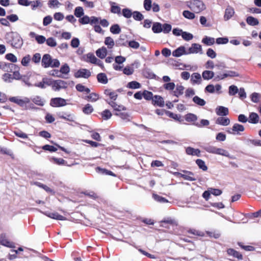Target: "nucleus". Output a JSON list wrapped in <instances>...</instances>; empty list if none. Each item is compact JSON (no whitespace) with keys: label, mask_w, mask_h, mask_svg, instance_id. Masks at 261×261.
Masks as SVG:
<instances>
[{"label":"nucleus","mask_w":261,"mask_h":261,"mask_svg":"<svg viewBox=\"0 0 261 261\" xmlns=\"http://www.w3.org/2000/svg\"><path fill=\"white\" fill-rule=\"evenodd\" d=\"M31 60V56L30 55H27L24 56L21 60V64L23 66H28Z\"/></svg>","instance_id":"13d9d810"},{"label":"nucleus","mask_w":261,"mask_h":261,"mask_svg":"<svg viewBox=\"0 0 261 261\" xmlns=\"http://www.w3.org/2000/svg\"><path fill=\"white\" fill-rule=\"evenodd\" d=\"M215 111L217 115L221 116H226L229 113L228 108L223 106H218Z\"/></svg>","instance_id":"a211bd4d"},{"label":"nucleus","mask_w":261,"mask_h":261,"mask_svg":"<svg viewBox=\"0 0 261 261\" xmlns=\"http://www.w3.org/2000/svg\"><path fill=\"white\" fill-rule=\"evenodd\" d=\"M234 13V9L230 6L227 7L225 10V14L224 15V20H229L233 15Z\"/></svg>","instance_id":"5701e85b"},{"label":"nucleus","mask_w":261,"mask_h":261,"mask_svg":"<svg viewBox=\"0 0 261 261\" xmlns=\"http://www.w3.org/2000/svg\"><path fill=\"white\" fill-rule=\"evenodd\" d=\"M191 81L193 85L200 84L202 81L201 75L197 72L193 73L191 75Z\"/></svg>","instance_id":"dca6fc26"},{"label":"nucleus","mask_w":261,"mask_h":261,"mask_svg":"<svg viewBox=\"0 0 261 261\" xmlns=\"http://www.w3.org/2000/svg\"><path fill=\"white\" fill-rule=\"evenodd\" d=\"M202 147L203 148V149H204L206 152L208 153L221 155L223 156L228 157L231 159H235V158L233 156L230 155L229 153L227 150L224 149L217 148L215 146L208 144L203 145L202 146Z\"/></svg>","instance_id":"f03ea898"},{"label":"nucleus","mask_w":261,"mask_h":261,"mask_svg":"<svg viewBox=\"0 0 261 261\" xmlns=\"http://www.w3.org/2000/svg\"><path fill=\"white\" fill-rule=\"evenodd\" d=\"M227 252L228 255L233 256L234 257L237 258L239 260L243 259L242 255L238 251L235 250L233 249L229 248L227 249Z\"/></svg>","instance_id":"b1692460"},{"label":"nucleus","mask_w":261,"mask_h":261,"mask_svg":"<svg viewBox=\"0 0 261 261\" xmlns=\"http://www.w3.org/2000/svg\"><path fill=\"white\" fill-rule=\"evenodd\" d=\"M193 101L195 104L200 106H203L206 103L205 101L203 99L200 98L198 96H195L193 98Z\"/></svg>","instance_id":"f704fd0d"},{"label":"nucleus","mask_w":261,"mask_h":261,"mask_svg":"<svg viewBox=\"0 0 261 261\" xmlns=\"http://www.w3.org/2000/svg\"><path fill=\"white\" fill-rule=\"evenodd\" d=\"M166 115L170 117V118H172L173 119H174V120H178L179 121V119L180 118V116L177 114H174L170 111H167L166 112Z\"/></svg>","instance_id":"0e129e2a"},{"label":"nucleus","mask_w":261,"mask_h":261,"mask_svg":"<svg viewBox=\"0 0 261 261\" xmlns=\"http://www.w3.org/2000/svg\"><path fill=\"white\" fill-rule=\"evenodd\" d=\"M50 161L58 165L68 166L67 162L62 158H57L53 157L50 159Z\"/></svg>","instance_id":"2f4dec72"},{"label":"nucleus","mask_w":261,"mask_h":261,"mask_svg":"<svg viewBox=\"0 0 261 261\" xmlns=\"http://www.w3.org/2000/svg\"><path fill=\"white\" fill-rule=\"evenodd\" d=\"M246 22L248 24L251 26L257 25L259 24V21L257 19L252 16L247 17L246 18Z\"/></svg>","instance_id":"473e14b6"},{"label":"nucleus","mask_w":261,"mask_h":261,"mask_svg":"<svg viewBox=\"0 0 261 261\" xmlns=\"http://www.w3.org/2000/svg\"><path fill=\"white\" fill-rule=\"evenodd\" d=\"M86 99L92 102L96 101L98 99V95L95 93H92L86 97Z\"/></svg>","instance_id":"e2e57ef3"},{"label":"nucleus","mask_w":261,"mask_h":261,"mask_svg":"<svg viewBox=\"0 0 261 261\" xmlns=\"http://www.w3.org/2000/svg\"><path fill=\"white\" fill-rule=\"evenodd\" d=\"M164 88L169 91L170 93L172 92L175 87V85L173 82H169L165 83L163 85Z\"/></svg>","instance_id":"c9c22d12"},{"label":"nucleus","mask_w":261,"mask_h":261,"mask_svg":"<svg viewBox=\"0 0 261 261\" xmlns=\"http://www.w3.org/2000/svg\"><path fill=\"white\" fill-rule=\"evenodd\" d=\"M216 123L223 126H227L229 124L230 120L228 118L220 117L217 119Z\"/></svg>","instance_id":"393cba45"},{"label":"nucleus","mask_w":261,"mask_h":261,"mask_svg":"<svg viewBox=\"0 0 261 261\" xmlns=\"http://www.w3.org/2000/svg\"><path fill=\"white\" fill-rule=\"evenodd\" d=\"M87 62H90L92 64H94L97 61V59L95 57V56L91 53H89L87 55Z\"/></svg>","instance_id":"864d4df0"},{"label":"nucleus","mask_w":261,"mask_h":261,"mask_svg":"<svg viewBox=\"0 0 261 261\" xmlns=\"http://www.w3.org/2000/svg\"><path fill=\"white\" fill-rule=\"evenodd\" d=\"M66 105V99L61 97L53 98L50 101V105L53 107H63Z\"/></svg>","instance_id":"0eeeda50"},{"label":"nucleus","mask_w":261,"mask_h":261,"mask_svg":"<svg viewBox=\"0 0 261 261\" xmlns=\"http://www.w3.org/2000/svg\"><path fill=\"white\" fill-rule=\"evenodd\" d=\"M259 121V117L257 114L252 112L251 113L249 116V122L253 124L258 123Z\"/></svg>","instance_id":"c85d7f7f"},{"label":"nucleus","mask_w":261,"mask_h":261,"mask_svg":"<svg viewBox=\"0 0 261 261\" xmlns=\"http://www.w3.org/2000/svg\"><path fill=\"white\" fill-rule=\"evenodd\" d=\"M175 88V90H173L172 92H170V94L178 98L179 96L183 94L185 88L183 86L178 84L176 85Z\"/></svg>","instance_id":"4468645a"},{"label":"nucleus","mask_w":261,"mask_h":261,"mask_svg":"<svg viewBox=\"0 0 261 261\" xmlns=\"http://www.w3.org/2000/svg\"><path fill=\"white\" fill-rule=\"evenodd\" d=\"M93 111V108L92 106L88 103L85 105V106L83 109V112L85 114H90Z\"/></svg>","instance_id":"c03bdc74"},{"label":"nucleus","mask_w":261,"mask_h":261,"mask_svg":"<svg viewBox=\"0 0 261 261\" xmlns=\"http://www.w3.org/2000/svg\"><path fill=\"white\" fill-rule=\"evenodd\" d=\"M261 98V94L258 93L254 92L251 95V99L252 101L257 103Z\"/></svg>","instance_id":"3c124183"},{"label":"nucleus","mask_w":261,"mask_h":261,"mask_svg":"<svg viewBox=\"0 0 261 261\" xmlns=\"http://www.w3.org/2000/svg\"><path fill=\"white\" fill-rule=\"evenodd\" d=\"M239 92V89L236 86L231 85L229 87V94L230 95H234Z\"/></svg>","instance_id":"bf43d9fd"},{"label":"nucleus","mask_w":261,"mask_h":261,"mask_svg":"<svg viewBox=\"0 0 261 261\" xmlns=\"http://www.w3.org/2000/svg\"><path fill=\"white\" fill-rule=\"evenodd\" d=\"M3 79L6 82L11 83L13 81L12 75L10 73H6L3 75Z\"/></svg>","instance_id":"338daca9"},{"label":"nucleus","mask_w":261,"mask_h":261,"mask_svg":"<svg viewBox=\"0 0 261 261\" xmlns=\"http://www.w3.org/2000/svg\"><path fill=\"white\" fill-rule=\"evenodd\" d=\"M132 15L134 19L137 21H141L144 18V16L139 11H134Z\"/></svg>","instance_id":"09e8293b"},{"label":"nucleus","mask_w":261,"mask_h":261,"mask_svg":"<svg viewBox=\"0 0 261 261\" xmlns=\"http://www.w3.org/2000/svg\"><path fill=\"white\" fill-rule=\"evenodd\" d=\"M0 244L9 248H14L15 247L14 243L9 241L4 233H2L0 236Z\"/></svg>","instance_id":"9b49d317"},{"label":"nucleus","mask_w":261,"mask_h":261,"mask_svg":"<svg viewBox=\"0 0 261 261\" xmlns=\"http://www.w3.org/2000/svg\"><path fill=\"white\" fill-rule=\"evenodd\" d=\"M8 70L7 71L8 72H13L15 71L16 70H19V67L17 66L13 63H9L8 65Z\"/></svg>","instance_id":"4d7b16f0"},{"label":"nucleus","mask_w":261,"mask_h":261,"mask_svg":"<svg viewBox=\"0 0 261 261\" xmlns=\"http://www.w3.org/2000/svg\"><path fill=\"white\" fill-rule=\"evenodd\" d=\"M152 197L155 201L160 203H166L168 202V200L166 199L165 198L163 197L156 194H153L152 195Z\"/></svg>","instance_id":"37998d69"},{"label":"nucleus","mask_w":261,"mask_h":261,"mask_svg":"<svg viewBox=\"0 0 261 261\" xmlns=\"http://www.w3.org/2000/svg\"><path fill=\"white\" fill-rule=\"evenodd\" d=\"M127 87L132 89H139L141 87V84L136 81H132L127 84Z\"/></svg>","instance_id":"4c0bfd02"},{"label":"nucleus","mask_w":261,"mask_h":261,"mask_svg":"<svg viewBox=\"0 0 261 261\" xmlns=\"http://www.w3.org/2000/svg\"><path fill=\"white\" fill-rule=\"evenodd\" d=\"M91 75V73L90 70L85 69L81 68L78 70L74 74V76L76 78H85L88 79Z\"/></svg>","instance_id":"6e6552de"},{"label":"nucleus","mask_w":261,"mask_h":261,"mask_svg":"<svg viewBox=\"0 0 261 261\" xmlns=\"http://www.w3.org/2000/svg\"><path fill=\"white\" fill-rule=\"evenodd\" d=\"M143 96L146 100H149L151 99L152 100L153 98L152 93L147 90H144L143 92Z\"/></svg>","instance_id":"6e6d98bb"},{"label":"nucleus","mask_w":261,"mask_h":261,"mask_svg":"<svg viewBox=\"0 0 261 261\" xmlns=\"http://www.w3.org/2000/svg\"><path fill=\"white\" fill-rule=\"evenodd\" d=\"M215 73L210 70H204L202 73V76L205 80H209L214 77Z\"/></svg>","instance_id":"bb28decb"},{"label":"nucleus","mask_w":261,"mask_h":261,"mask_svg":"<svg viewBox=\"0 0 261 261\" xmlns=\"http://www.w3.org/2000/svg\"><path fill=\"white\" fill-rule=\"evenodd\" d=\"M202 42L206 45H212L215 43V39L212 37L205 36L202 39Z\"/></svg>","instance_id":"72a5a7b5"},{"label":"nucleus","mask_w":261,"mask_h":261,"mask_svg":"<svg viewBox=\"0 0 261 261\" xmlns=\"http://www.w3.org/2000/svg\"><path fill=\"white\" fill-rule=\"evenodd\" d=\"M187 52V51L186 50L185 47L184 46H181L172 52V56L175 57H179L182 55H188Z\"/></svg>","instance_id":"f3484780"},{"label":"nucleus","mask_w":261,"mask_h":261,"mask_svg":"<svg viewBox=\"0 0 261 261\" xmlns=\"http://www.w3.org/2000/svg\"><path fill=\"white\" fill-rule=\"evenodd\" d=\"M183 172L186 174H182L179 172H175V174L176 175H179L180 177L183 178L185 180H187L189 181H195L196 178L193 177L194 173L191 171L183 170Z\"/></svg>","instance_id":"9d476101"},{"label":"nucleus","mask_w":261,"mask_h":261,"mask_svg":"<svg viewBox=\"0 0 261 261\" xmlns=\"http://www.w3.org/2000/svg\"><path fill=\"white\" fill-rule=\"evenodd\" d=\"M185 119L188 122H194L197 120V117L194 114L189 113L186 115Z\"/></svg>","instance_id":"de8ad7c7"},{"label":"nucleus","mask_w":261,"mask_h":261,"mask_svg":"<svg viewBox=\"0 0 261 261\" xmlns=\"http://www.w3.org/2000/svg\"><path fill=\"white\" fill-rule=\"evenodd\" d=\"M210 124V122L206 119H201L200 123H195L194 125L198 127H201L202 126H207Z\"/></svg>","instance_id":"680f3d73"},{"label":"nucleus","mask_w":261,"mask_h":261,"mask_svg":"<svg viewBox=\"0 0 261 261\" xmlns=\"http://www.w3.org/2000/svg\"><path fill=\"white\" fill-rule=\"evenodd\" d=\"M197 53H199L200 54H203L201 45L197 43H193L187 52L188 55Z\"/></svg>","instance_id":"1a4fd4ad"},{"label":"nucleus","mask_w":261,"mask_h":261,"mask_svg":"<svg viewBox=\"0 0 261 261\" xmlns=\"http://www.w3.org/2000/svg\"><path fill=\"white\" fill-rule=\"evenodd\" d=\"M47 217L59 220H65V218L56 212H46L44 213Z\"/></svg>","instance_id":"2eb2a0df"},{"label":"nucleus","mask_w":261,"mask_h":261,"mask_svg":"<svg viewBox=\"0 0 261 261\" xmlns=\"http://www.w3.org/2000/svg\"><path fill=\"white\" fill-rule=\"evenodd\" d=\"M196 163L199 168L202 169L203 171H206L207 170V167L205 165V162L201 159L196 160Z\"/></svg>","instance_id":"ea45409f"},{"label":"nucleus","mask_w":261,"mask_h":261,"mask_svg":"<svg viewBox=\"0 0 261 261\" xmlns=\"http://www.w3.org/2000/svg\"><path fill=\"white\" fill-rule=\"evenodd\" d=\"M111 12L114 14L120 15L121 14V8L119 6L116 5V3L110 2Z\"/></svg>","instance_id":"c756f323"},{"label":"nucleus","mask_w":261,"mask_h":261,"mask_svg":"<svg viewBox=\"0 0 261 261\" xmlns=\"http://www.w3.org/2000/svg\"><path fill=\"white\" fill-rule=\"evenodd\" d=\"M152 103L154 105L159 107H164L165 103L163 98L159 95H155L152 99Z\"/></svg>","instance_id":"412c9836"},{"label":"nucleus","mask_w":261,"mask_h":261,"mask_svg":"<svg viewBox=\"0 0 261 261\" xmlns=\"http://www.w3.org/2000/svg\"><path fill=\"white\" fill-rule=\"evenodd\" d=\"M182 38L186 41H189L193 39V36L192 34L187 32H182L181 34Z\"/></svg>","instance_id":"052dcab7"},{"label":"nucleus","mask_w":261,"mask_h":261,"mask_svg":"<svg viewBox=\"0 0 261 261\" xmlns=\"http://www.w3.org/2000/svg\"><path fill=\"white\" fill-rule=\"evenodd\" d=\"M245 128L243 125L235 123L233 125L231 130H227V132L233 135H239L240 132H243Z\"/></svg>","instance_id":"f8f14e48"},{"label":"nucleus","mask_w":261,"mask_h":261,"mask_svg":"<svg viewBox=\"0 0 261 261\" xmlns=\"http://www.w3.org/2000/svg\"><path fill=\"white\" fill-rule=\"evenodd\" d=\"M239 74L236 71L229 70L226 71L225 73L222 74H217L214 77V80L216 81H219L220 80H222L226 78L227 77H236L239 76Z\"/></svg>","instance_id":"423d86ee"},{"label":"nucleus","mask_w":261,"mask_h":261,"mask_svg":"<svg viewBox=\"0 0 261 261\" xmlns=\"http://www.w3.org/2000/svg\"><path fill=\"white\" fill-rule=\"evenodd\" d=\"M10 101L17 104L21 107L27 109L29 107H31V100L26 97L21 98L19 96L10 97L9 98Z\"/></svg>","instance_id":"7ed1b4c3"},{"label":"nucleus","mask_w":261,"mask_h":261,"mask_svg":"<svg viewBox=\"0 0 261 261\" xmlns=\"http://www.w3.org/2000/svg\"><path fill=\"white\" fill-rule=\"evenodd\" d=\"M6 42L14 48H20L23 44V40L20 36L16 32L7 33L5 35Z\"/></svg>","instance_id":"f257e3e1"},{"label":"nucleus","mask_w":261,"mask_h":261,"mask_svg":"<svg viewBox=\"0 0 261 261\" xmlns=\"http://www.w3.org/2000/svg\"><path fill=\"white\" fill-rule=\"evenodd\" d=\"M60 118L64 119L67 121L73 122L75 118L74 115L72 114H67L64 112H60L58 114Z\"/></svg>","instance_id":"6ab92c4d"},{"label":"nucleus","mask_w":261,"mask_h":261,"mask_svg":"<svg viewBox=\"0 0 261 261\" xmlns=\"http://www.w3.org/2000/svg\"><path fill=\"white\" fill-rule=\"evenodd\" d=\"M162 24L160 22H155L153 23L152 30L154 33H160L162 32Z\"/></svg>","instance_id":"cd10ccee"},{"label":"nucleus","mask_w":261,"mask_h":261,"mask_svg":"<svg viewBox=\"0 0 261 261\" xmlns=\"http://www.w3.org/2000/svg\"><path fill=\"white\" fill-rule=\"evenodd\" d=\"M102 118L104 120H108L112 117V113L109 110H105L101 113Z\"/></svg>","instance_id":"49530a36"},{"label":"nucleus","mask_w":261,"mask_h":261,"mask_svg":"<svg viewBox=\"0 0 261 261\" xmlns=\"http://www.w3.org/2000/svg\"><path fill=\"white\" fill-rule=\"evenodd\" d=\"M96 56L99 58L104 59L107 54V49L105 47H102L96 51Z\"/></svg>","instance_id":"a878e982"},{"label":"nucleus","mask_w":261,"mask_h":261,"mask_svg":"<svg viewBox=\"0 0 261 261\" xmlns=\"http://www.w3.org/2000/svg\"><path fill=\"white\" fill-rule=\"evenodd\" d=\"M110 32L113 34H118L121 32V29L117 24L112 25L110 28Z\"/></svg>","instance_id":"58836bf2"},{"label":"nucleus","mask_w":261,"mask_h":261,"mask_svg":"<svg viewBox=\"0 0 261 261\" xmlns=\"http://www.w3.org/2000/svg\"><path fill=\"white\" fill-rule=\"evenodd\" d=\"M182 15L185 18L189 19H193L195 18V16L193 13L188 10L184 11L182 12Z\"/></svg>","instance_id":"5fc2aeb1"},{"label":"nucleus","mask_w":261,"mask_h":261,"mask_svg":"<svg viewBox=\"0 0 261 261\" xmlns=\"http://www.w3.org/2000/svg\"><path fill=\"white\" fill-rule=\"evenodd\" d=\"M187 6L195 13H199L205 9L204 4L202 1L199 0H193L188 2Z\"/></svg>","instance_id":"20e7f679"},{"label":"nucleus","mask_w":261,"mask_h":261,"mask_svg":"<svg viewBox=\"0 0 261 261\" xmlns=\"http://www.w3.org/2000/svg\"><path fill=\"white\" fill-rule=\"evenodd\" d=\"M51 58L50 55L45 54L42 59L41 64L42 66L44 68H47L51 65Z\"/></svg>","instance_id":"ddd939ff"},{"label":"nucleus","mask_w":261,"mask_h":261,"mask_svg":"<svg viewBox=\"0 0 261 261\" xmlns=\"http://www.w3.org/2000/svg\"><path fill=\"white\" fill-rule=\"evenodd\" d=\"M61 74H67L70 72V68L67 64L65 63L60 68L59 70Z\"/></svg>","instance_id":"8fccbe9b"},{"label":"nucleus","mask_w":261,"mask_h":261,"mask_svg":"<svg viewBox=\"0 0 261 261\" xmlns=\"http://www.w3.org/2000/svg\"><path fill=\"white\" fill-rule=\"evenodd\" d=\"M84 10L82 7H77L74 10V15L76 17L80 18L84 15Z\"/></svg>","instance_id":"79ce46f5"},{"label":"nucleus","mask_w":261,"mask_h":261,"mask_svg":"<svg viewBox=\"0 0 261 261\" xmlns=\"http://www.w3.org/2000/svg\"><path fill=\"white\" fill-rule=\"evenodd\" d=\"M162 32L164 34L169 33L172 29V26L171 24L168 23H164L162 24Z\"/></svg>","instance_id":"603ef678"},{"label":"nucleus","mask_w":261,"mask_h":261,"mask_svg":"<svg viewBox=\"0 0 261 261\" xmlns=\"http://www.w3.org/2000/svg\"><path fill=\"white\" fill-rule=\"evenodd\" d=\"M107 102L114 109L115 111L120 112L121 111H125L126 110V108L124 106L122 105H118L113 100H107Z\"/></svg>","instance_id":"aec40b11"},{"label":"nucleus","mask_w":261,"mask_h":261,"mask_svg":"<svg viewBox=\"0 0 261 261\" xmlns=\"http://www.w3.org/2000/svg\"><path fill=\"white\" fill-rule=\"evenodd\" d=\"M97 79L98 82L106 84L108 82V80L106 74L104 73H100L97 75Z\"/></svg>","instance_id":"7c9ffc66"},{"label":"nucleus","mask_w":261,"mask_h":261,"mask_svg":"<svg viewBox=\"0 0 261 261\" xmlns=\"http://www.w3.org/2000/svg\"><path fill=\"white\" fill-rule=\"evenodd\" d=\"M71 83L73 84V82H66L61 80L53 81V90L55 91H60L62 89H66L68 85Z\"/></svg>","instance_id":"39448f33"},{"label":"nucleus","mask_w":261,"mask_h":261,"mask_svg":"<svg viewBox=\"0 0 261 261\" xmlns=\"http://www.w3.org/2000/svg\"><path fill=\"white\" fill-rule=\"evenodd\" d=\"M105 44L108 46L109 48H112L115 45L114 40L110 37L105 38Z\"/></svg>","instance_id":"a19ab883"},{"label":"nucleus","mask_w":261,"mask_h":261,"mask_svg":"<svg viewBox=\"0 0 261 261\" xmlns=\"http://www.w3.org/2000/svg\"><path fill=\"white\" fill-rule=\"evenodd\" d=\"M96 171L100 172V173H101L102 174H103L116 176L115 174L113 172H112L111 171L105 169H102L99 167L96 168Z\"/></svg>","instance_id":"a18cd8bd"},{"label":"nucleus","mask_w":261,"mask_h":261,"mask_svg":"<svg viewBox=\"0 0 261 261\" xmlns=\"http://www.w3.org/2000/svg\"><path fill=\"white\" fill-rule=\"evenodd\" d=\"M31 76V73H30L29 75L28 74L22 75V76L20 79V80L25 84V85L27 86L28 87H31L32 86L31 83L29 81L30 77Z\"/></svg>","instance_id":"e433bc0d"},{"label":"nucleus","mask_w":261,"mask_h":261,"mask_svg":"<svg viewBox=\"0 0 261 261\" xmlns=\"http://www.w3.org/2000/svg\"><path fill=\"white\" fill-rule=\"evenodd\" d=\"M6 58L8 60L10 61L11 62L15 63L17 62V58L12 53H9L6 55L5 56Z\"/></svg>","instance_id":"69168bd1"},{"label":"nucleus","mask_w":261,"mask_h":261,"mask_svg":"<svg viewBox=\"0 0 261 261\" xmlns=\"http://www.w3.org/2000/svg\"><path fill=\"white\" fill-rule=\"evenodd\" d=\"M132 14L133 13L131 10L128 8H124L122 10V15L125 18H130L132 16Z\"/></svg>","instance_id":"774afa93"},{"label":"nucleus","mask_w":261,"mask_h":261,"mask_svg":"<svg viewBox=\"0 0 261 261\" xmlns=\"http://www.w3.org/2000/svg\"><path fill=\"white\" fill-rule=\"evenodd\" d=\"M186 152L188 155L200 156V150L199 149H195L191 147H188L186 149Z\"/></svg>","instance_id":"4be33fe9"}]
</instances>
